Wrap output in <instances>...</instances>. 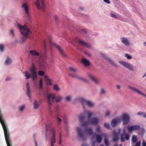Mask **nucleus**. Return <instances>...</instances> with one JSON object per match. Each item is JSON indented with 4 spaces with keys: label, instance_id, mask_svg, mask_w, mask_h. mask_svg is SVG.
Segmentation results:
<instances>
[{
    "label": "nucleus",
    "instance_id": "nucleus-48",
    "mask_svg": "<svg viewBox=\"0 0 146 146\" xmlns=\"http://www.w3.org/2000/svg\"><path fill=\"white\" fill-rule=\"evenodd\" d=\"M84 52L85 54L87 55L89 57H90L92 56V54L90 53H89L86 51H84Z\"/></svg>",
    "mask_w": 146,
    "mask_h": 146
},
{
    "label": "nucleus",
    "instance_id": "nucleus-27",
    "mask_svg": "<svg viewBox=\"0 0 146 146\" xmlns=\"http://www.w3.org/2000/svg\"><path fill=\"white\" fill-rule=\"evenodd\" d=\"M85 130L87 132L88 134L90 135H92L93 134V133L91 128L90 127L88 129L86 128Z\"/></svg>",
    "mask_w": 146,
    "mask_h": 146
},
{
    "label": "nucleus",
    "instance_id": "nucleus-25",
    "mask_svg": "<svg viewBox=\"0 0 146 146\" xmlns=\"http://www.w3.org/2000/svg\"><path fill=\"white\" fill-rule=\"evenodd\" d=\"M27 87V95L29 98H31V92L30 91V89L29 87V85L28 83H27L26 85Z\"/></svg>",
    "mask_w": 146,
    "mask_h": 146
},
{
    "label": "nucleus",
    "instance_id": "nucleus-50",
    "mask_svg": "<svg viewBox=\"0 0 146 146\" xmlns=\"http://www.w3.org/2000/svg\"><path fill=\"white\" fill-rule=\"evenodd\" d=\"M54 18L56 22H57L58 20V18L56 15H55L54 16Z\"/></svg>",
    "mask_w": 146,
    "mask_h": 146
},
{
    "label": "nucleus",
    "instance_id": "nucleus-22",
    "mask_svg": "<svg viewBox=\"0 0 146 146\" xmlns=\"http://www.w3.org/2000/svg\"><path fill=\"white\" fill-rule=\"evenodd\" d=\"M30 54L34 56H39L40 57H41V55L38 52H37L36 50H32L30 51Z\"/></svg>",
    "mask_w": 146,
    "mask_h": 146
},
{
    "label": "nucleus",
    "instance_id": "nucleus-56",
    "mask_svg": "<svg viewBox=\"0 0 146 146\" xmlns=\"http://www.w3.org/2000/svg\"><path fill=\"white\" fill-rule=\"evenodd\" d=\"M105 92V91L104 89H102L101 90V93L102 94H104Z\"/></svg>",
    "mask_w": 146,
    "mask_h": 146
},
{
    "label": "nucleus",
    "instance_id": "nucleus-49",
    "mask_svg": "<svg viewBox=\"0 0 146 146\" xmlns=\"http://www.w3.org/2000/svg\"><path fill=\"white\" fill-rule=\"evenodd\" d=\"M110 113V112L109 111H107L106 113V116H108Z\"/></svg>",
    "mask_w": 146,
    "mask_h": 146
},
{
    "label": "nucleus",
    "instance_id": "nucleus-38",
    "mask_svg": "<svg viewBox=\"0 0 146 146\" xmlns=\"http://www.w3.org/2000/svg\"><path fill=\"white\" fill-rule=\"evenodd\" d=\"M46 42L45 41H44V53L45 54V56L46 58V53L47 51V49L46 47Z\"/></svg>",
    "mask_w": 146,
    "mask_h": 146
},
{
    "label": "nucleus",
    "instance_id": "nucleus-44",
    "mask_svg": "<svg viewBox=\"0 0 146 146\" xmlns=\"http://www.w3.org/2000/svg\"><path fill=\"white\" fill-rule=\"evenodd\" d=\"M69 75L70 77L76 78L77 75L74 74L70 73L69 74Z\"/></svg>",
    "mask_w": 146,
    "mask_h": 146
},
{
    "label": "nucleus",
    "instance_id": "nucleus-63",
    "mask_svg": "<svg viewBox=\"0 0 146 146\" xmlns=\"http://www.w3.org/2000/svg\"><path fill=\"white\" fill-rule=\"evenodd\" d=\"M96 143V141H94L92 142V146H95V144Z\"/></svg>",
    "mask_w": 146,
    "mask_h": 146
},
{
    "label": "nucleus",
    "instance_id": "nucleus-23",
    "mask_svg": "<svg viewBox=\"0 0 146 146\" xmlns=\"http://www.w3.org/2000/svg\"><path fill=\"white\" fill-rule=\"evenodd\" d=\"M88 76L89 78L91 79L93 82H99L100 81L98 79L96 78L90 74H89L88 75Z\"/></svg>",
    "mask_w": 146,
    "mask_h": 146
},
{
    "label": "nucleus",
    "instance_id": "nucleus-53",
    "mask_svg": "<svg viewBox=\"0 0 146 146\" xmlns=\"http://www.w3.org/2000/svg\"><path fill=\"white\" fill-rule=\"evenodd\" d=\"M24 108H25L24 106H21L19 108L20 110V111H22L23 110Z\"/></svg>",
    "mask_w": 146,
    "mask_h": 146
},
{
    "label": "nucleus",
    "instance_id": "nucleus-55",
    "mask_svg": "<svg viewBox=\"0 0 146 146\" xmlns=\"http://www.w3.org/2000/svg\"><path fill=\"white\" fill-rule=\"evenodd\" d=\"M34 141H35V146H37V142H36V140H35V135H34Z\"/></svg>",
    "mask_w": 146,
    "mask_h": 146
},
{
    "label": "nucleus",
    "instance_id": "nucleus-61",
    "mask_svg": "<svg viewBox=\"0 0 146 146\" xmlns=\"http://www.w3.org/2000/svg\"><path fill=\"white\" fill-rule=\"evenodd\" d=\"M43 83H39V86H40V88L41 89L42 88V86Z\"/></svg>",
    "mask_w": 146,
    "mask_h": 146
},
{
    "label": "nucleus",
    "instance_id": "nucleus-47",
    "mask_svg": "<svg viewBox=\"0 0 146 146\" xmlns=\"http://www.w3.org/2000/svg\"><path fill=\"white\" fill-rule=\"evenodd\" d=\"M82 32L83 35H84V36L86 35L87 32L86 30L85 29L82 30Z\"/></svg>",
    "mask_w": 146,
    "mask_h": 146
},
{
    "label": "nucleus",
    "instance_id": "nucleus-2",
    "mask_svg": "<svg viewBox=\"0 0 146 146\" xmlns=\"http://www.w3.org/2000/svg\"><path fill=\"white\" fill-rule=\"evenodd\" d=\"M0 122L3 129L7 146H12L9 138L8 128L2 115H0Z\"/></svg>",
    "mask_w": 146,
    "mask_h": 146
},
{
    "label": "nucleus",
    "instance_id": "nucleus-31",
    "mask_svg": "<svg viewBox=\"0 0 146 146\" xmlns=\"http://www.w3.org/2000/svg\"><path fill=\"white\" fill-rule=\"evenodd\" d=\"M76 78L79 79V80H81V81H84V82H88L87 80L85 78H83L82 77L78 75H77Z\"/></svg>",
    "mask_w": 146,
    "mask_h": 146
},
{
    "label": "nucleus",
    "instance_id": "nucleus-46",
    "mask_svg": "<svg viewBox=\"0 0 146 146\" xmlns=\"http://www.w3.org/2000/svg\"><path fill=\"white\" fill-rule=\"evenodd\" d=\"M110 16L113 17V18H116V19H117V16H116V15L113 13H110Z\"/></svg>",
    "mask_w": 146,
    "mask_h": 146
},
{
    "label": "nucleus",
    "instance_id": "nucleus-7",
    "mask_svg": "<svg viewBox=\"0 0 146 146\" xmlns=\"http://www.w3.org/2000/svg\"><path fill=\"white\" fill-rule=\"evenodd\" d=\"M35 4L37 8L40 9H43L45 6L43 0H36Z\"/></svg>",
    "mask_w": 146,
    "mask_h": 146
},
{
    "label": "nucleus",
    "instance_id": "nucleus-6",
    "mask_svg": "<svg viewBox=\"0 0 146 146\" xmlns=\"http://www.w3.org/2000/svg\"><path fill=\"white\" fill-rule=\"evenodd\" d=\"M119 63L123 65L125 67L127 68L129 70L133 71L134 70L133 66L130 63L122 61H119Z\"/></svg>",
    "mask_w": 146,
    "mask_h": 146
},
{
    "label": "nucleus",
    "instance_id": "nucleus-32",
    "mask_svg": "<svg viewBox=\"0 0 146 146\" xmlns=\"http://www.w3.org/2000/svg\"><path fill=\"white\" fill-rule=\"evenodd\" d=\"M64 128L66 127V129L67 131H68V127L67 124V120L66 119L65 116L64 115Z\"/></svg>",
    "mask_w": 146,
    "mask_h": 146
},
{
    "label": "nucleus",
    "instance_id": "nucleus-45",
    "mask_svg": "<svg viewBox=\"0 0 146 146\" xmlns=\"http://www.w3.org/2000/svg\"><path fill=\"white\" fill-rule=\"evenodd\" d=\"M104 126L107 129H110V125L109 124L105 123L104 124Z\"/></svg>",
    "mask_w": 146,
    "mask_h": 146
},
{
    "label": "nucleus",
    "instance_id": "nucleus-35",
    "mask_svg": "<svg viewBox=\"0 0 146 146\" xmlns=\"http://www.w3.org/2000/svg\"><path fill=\"white\" fill-rule=\"evenodd\" d=\"M104 143L106 146H109V142L107 139L105 138L104 140Z\"/></svg>",
    "mask_w": 146,
    "mask_h": 146
},
{
    "label": "nucleus",
    "instance_id": "nucleus-39",
    "mask_svg": "<svg viewBox=\"0 0 146 146\" xmlns=\"http://www.w3.org/2000/svg\"><path fill=\"white\" fill-rule=\"evenodd\" d=\"M4 45L2 44H0V50L1 52H2L4 51Z\"/></svg>",
    "mask_w": 146,
    "mask_h": 146
},
{
    "label": "nucleus",
    "instance_id": "nucleus-26",
    "mask_svg": "<svg viewBox=\"0 0 146 146\" xmlns=\"http://www.w3.org/2000/svg\"><path fill=\"white\" fill-rule=\"evenodd\" d=\"M96 136L97 142L100 143L101 142L102 140V138L101 136L100 135H96Z\"/></svg>",
    "mask_w": 146,
    "mask_h": 146
},
{
    "label": "nucleus",
    "instance_id": "nucleus-19",
    "mask_svg": "<svg viewBox=\"0 0 146 146\" xmlns=\"http://www.w3.org/2000/svg\"><path fill=\"white\" fill-rule=\"evenodd\" d=\"M78 42L80 44L86 46L88 48L90 49L92 48V47L90 45L81 40H79Z\"/></svg>",
    "mask_w": 146,
    "mask_h": 146
},
{
    "label": "nucleus",
    "instance_id": "nucleus-21",
    "mask_svg": "<svg viewBox=\"0 0 146 146\" xmlns=\"http://www.w3.org/2000/svg\"><path fill=\"white\" fill-rule=\"evenodd\" d=\"M120 122V119L119 118H116L112 120L111 124V126L113 127H115L117 123Z\"/></svg>",
    "mask_w": 146,
    "mask_h": 146
},
{
    "label": "nucleus",
    "instance_id": "nucleus-24",
    "mask_svg": "<svg viewBox=\"0 0 146 146\" xmlns=\"http://www.w3.org/2000/svg\"><path fill=\"white\" fill-rule=\"evenodd\" d=\"M121 40V42L125 45L128 46L129 44V42L127 38H122Z\"/></svg>",
    "mask_w": 146,
    "mask_h": 146
},
{
    "label": "nucleus",
    "instance_id": "nucleus-60",
    "mask_svg": "<svg viewBox=\"0 0 146 146\" xmlns=\"http://www.w3.org/2000/svg\"><path fill=\"white\" fill-rule=\"evenodd\" d=\"M11 33L12 34L13 36H14V31L13 29H11L10 31Z\"/></svg>",
    "mask_w": 146,
    "mask_h": 146
},
{
    "label": "nucleus",
    "instance_id": "nucleus-57",
    "mask_svg": "<svg viewBox=\"0 0 146 146\" xmlns=\"http://www.w3.org/2000/svg\"><path fill=\"white\" fill-rule=\"evenodd\" d=\"M78 10L80 11L83 10H84V8L80 7H79L78 8Z\"/></svg>",
    "mask_w": 146,
    "mask_h": 146
},
{
    "label": "nucleus",
    "instance_id": "nucleus-20",
    "mask_svg": "<svg viewBox=\"0 0 146 146\" xmlns=\"http://www.w3.org/2000/svg\"><path fill=\"white\" fill-rule=\"evenodd\" d=\"M52 45L54 46L58 50L60 53L63 56H64L63 50L58 45L56 44L55 43H52Z\"/></svg>",
    "mask_w": 146,
    "mask_h": 146
},
{
    "label": "nucleus",
    "instance_id": "nucleus-58",
    "mask_svg": "<svg viewBox=\"0 0 146 146\" xmlns=\"http://www.w3.org/2000/svg\"><path fill=\"white\" fill-rule=\"evenodd\" d=\"M61 135L60 134V141H59V144L60 145L61 144Z\"/></svg>",
    "mask_w": 146,
    "mask_h": 146
},
{
    "label": "nucleus",
    "instance_id": "nucleus-9",
    "mask_svg": "<svg viewBox=\"0 0 146 146\" xmlns=\"http://www.w3.org/2000/svg\"><path fill=\"white\" fill-rule=\"evenodd\" d=\"M29 6L27 3L23 4L21 6V7L24 9L25 12L28 20L30 21V17L29 12Z\"/></svg>",
    "mask_w": 146,
    "mask_h": 146
},
{
    "label": "nucleus",
    "instance_id": "nucleus-8",
    "mask_svg": "<svg viewBox=\"0 0 146 146\" xmlns=\"http://www.w3.org/2000/svg\"><path fill=\"white\" fill-rule=\"evenodd\" d=\"M100 55L106 60L108 61L112 65L116 68L118 67L117 65L115 63L111 58H109L107 56L102 53H100Z\"/></svg>",
    "mask_w": 146,
    "mask_h": 146
},
{
    "label": "nucleus",
    "instance_id": "nucleus-36",
    "mask_svg": "<svg viewBox=\"0 0 146 146\" xmlns=\"http://www.w3.org/2000/svg\"><path fill=\"white\" fill-rule=\"evenodd\" d=\"M56 122H57V124L58 125H59L60 124V123L62 121V120L59 117H58L56 119Z\"/></svg>",
    "mask_w": 146,
    "mask_h": 146
},
{
    "label": "nucleus",
    "instance_id": "nucleus-41",
    "mask_svg": "<svg viewBox=\"0 0 146 146\" xmlns=\"http://www.w3.org/2000/svg\"><path fill=\"white\" fill-rule=\"evenodd\" d=\"M54 90L56 91H58L59 90V88L58 86L57 85H55L54 86Z\"/></svg>",
    "mask_w": 146,
    "mask_h": 146
},
{
    "label": "nucleus",
    "instance_id": "nucleus-14",
    "mask_svg": "<svg viewBox=\"0 0 146 146\" xmlns=\"http://www.w3.org/2000/svg\"><path fill=\"white\" fill-rule=\"evenodd\" d=\"M128 87L131 90H133V91L136 92L137 94L141 95L146 98V95L142 93L141 91L131 86H128Z\"/></svg>",
    "mask_w": 146,
    "mask_h": 146
},
{
    "label": "nucleus",
    "instance_id": "nucleus-18",
    "mask_svg": "<svg viewBox=\"0 0 146 146\" xmlns=\"http://www.w3.org/2000/svg\"><path fill=\"white\" fill-rule=\"evenodd\" d=\"M82 63L85 66H89L90 65V62L88 60L82 58L81 60Z\"/></svg>",
    "mask_w": 146,
    "mask_h": 146
},
{
    "label": "nucleus",
    "instance_id": "nucleus-4",
    "mask_svg": "<svg viewBox=\"0 0 146 146\" xmlns=\"http://www.w3.org/2000/svg\"><path fill=\"white\" fill-rule=\"evenodd\" d=\"M17 25L21 34L25 36V37H22L21 38L23 42L27 38L31 37L30 34L32 33V32L27 28L26 24H25L23 26L17 24Z\"/></svg>",
    "mask_w": 146,
    "mask_h": 146
},
{
    "label": "nucleus",
    "instance_id": "nucleus-13",
    "mask_svg": "<svg viewBox=\"0 0 146 146\" xmlns=\"http://www.w3.org/2000/svg\"><path fill=\"white\" fill-rule=\"evenodd\" d=\"M77 129L78 135L79 137L81 139V140L82 141H85L86 139L84 137V133L82 131L79 127H77Z\"/></svg>",
    "mask_w": 146,
    "mask_h": 146
},
{
    "label": "nucleus",
    "instance_id": "nucleus-17",
    "mask_svg": "<svg viewBox=\"0 0 146 146\" xmlns=\"http://www.w3.org/2000/svg\"><path fill=\"white\" fill-rule=\"evenodd\" d=\"M51 130L52 132V136L51 138V143L54 144L56 142L55 138V132L54 128H52Z\"/></svg>",
    "mask_w": 146,
    "mask_h": 146
},
{
    "label": "nucleus",
    "instance_id": "nucleus-3",
    "mask_svg": "<svg viewBox=\"0 0 146 146\" xmlns=\"http://www.w3.org/2000/svg\"><path fill=\"white\" fill-rule=\"evenodd\" d=\"M47 99L49 113L51 115H52V112L51 108L52 105V103L54 102V100L55 99L56 102H59L62 99V98L60 96L56 97L54 94H49L47 95Z\"/></svg>",
    "mask_w": 146,
    "mask_h": 146
},
{
    "label": "nucleus",
    "instance_id": "nucleus-30",
    "mask_svg": "<svg viewBox=\"0 0 146 146\" xmlns=\"http://www.w3.org/2000/svg\"><path fill=\"white\" fill-rule=\"evenodd\" d=\"M34 108L35 109H37L39 106V104L38 102L36 101L35 100L34 102Z\"/></svg>",
    "mask_w": 146,
    "mask_h": 146
},
{
    "label": "nucleus",
    "instance_id": "nucleus-43",
    "mask_svg": "<svg viewBox=\"0 0 146 146\" xmlns=\"http://www.w3.org/2000/svg\"><path fill=\"white\" fill-rule=\"evenodd\" d=\"M72 96H67L66 98V100L67 102L70 101L71 99Z\"/></svg>",
    "mask_w": 146,
    "mask_h": 146
},
{
    "label": "nucleus",
    "instance_id": "nucleus-52",
    "mask_svg": "<svg viewBox=\"0 0 146 146\" xmlns=\"http://www.w3.org/2000/svg\"><path fill=\"white\" fill-rule=\"evenodd\" d=\"M141 142L140 141L137 142L135 143V146H140Z\"/></svg>",
    "mask_w": 146,
    "mask_h": 146
},
{
    "label": "nucleus",
    "instance_id": "nucleus-33",
    "mask_svg": "<svg viewBox=\"0 0 146 146\" xmlns=\"http://www.w3.org/2000/svg\"><path fill=\"white\" fill-rule=\"evenodd\" d=\"M69 69L70 71L74 72H76L78 71V70L77 69L72 67H70Z\"/></svg>",
    "mask_w": 146,
    "mask_h": 146
},
{
    "label": "nucleus",
    "instance_id": "nucleus-10",
    "mask_svg": "<svg viewBox=\"0 0 146 146\" xmlns=\"http://www.w3.org/2000/svg\"><path fill=\"white\" fill-rule=\"evenodd\" d=\"M123 133L121 134V142H123L125 141L124 136L125 139L127 140L129 139L130 136L129 134L127 133H125V129H123L122 130Z\"/></svg>",
    "mask_w": 146,
    "mask_h": 146
},
{
    "label": "nucleus",
    "instance_id": "nucleus-42",
    "mask_svg": "<svg viewBox=\"0 0 146 146\" xmlns=\"http://www.w3.org/2000/svg\"><path fill=\"white\" fill-rule=\"evenodd\" d=\"M44 74V72L43 71L40 70L38 72V74L40 76H43Z\"/></svg>",
    "mask_w": 146,
    "mask_h": 146
},
{
    "label": "nucleus",
    "instance_id": "nucleus-54",
    "mask_svg": "<svg viewBox=\"0 0 146 146\" xmlns=\"http://www.w3.org/2000/svg\"><path fill=\"white\" fill-rule=\"evenodd\" d=\"M104 1L107 4H110V2L109 0H104Z\"/></svg>",
    "mask_w": 146,
    "mask_h": 146
},
{
    "label": "nucleus",
    "instance_id": "nucleus-64",
    "mask_svg": "<svg viewBox=\"0 0 146 146\" xmlns=\"http://www.w3.org/2000/svg\"><path fill=\"white\" fill-rule=\"evenodd\" d=\"M82 146H89L88 145L84 143L82 144Z\"/></svg>",
    "mask_w": 146,
    "mask_h": 146
},
{
    "label": "nucleus",
    "instance_id": "nucleus-40",
    "mask_svg": "<svg viewBox=\"0 0 146 146\" xmlns=\"http://www.w3.org/2000/svg\"><path fill=\"white\" fill-rule=\"evenodd\" d=\"M125 56L126 58H127V59H128L129 60H130L132 58V57L131 56V55H129V54H125Z\"/></svg>",
    "mask_w": 146,
    "mask_h": 146
},
{
    "label": "nucleus",
    "instance_id": "nucleus-29",
    "mask_svg": "<svg viewBox=\"0 0 146 146\" xmlns=\"http://www.w3.org/2000/svg\"><path fill=\"white\" fill-rule=\"evenodd\" d=\"M44 77L45 81L46 82H52L53 81L52 79L49 78L47 75H45Z\"/></svg>",
    "mask_w": 146,
    "mask_h": 146
},
{
    "label": "nucleus",
    "instance_id": "nucleus-34",
    "mask_svg": "<svg viewBox=\"0 0 146 146\" xmlns=\"http://www.w3.org/2000/svg\"><path fill=\"white\" fill-rule=\"evenodd\" d=\"M131 140L133 143H135L137 141V137L135 136H133Z\"/></svg>",
    "mask_w": 146,
    "mask_h": 146
},
{
    "label": "nucleus",
    "instance_id": "nucleus-15",
    "mask_svg": "<svg viewBox=\"0 0 146 146\" xmlns=\"http://www.w3.org/2000/svg\"><path fill=\"white\" fill-rule=\"evenodd\" d=\"M122 121L124 125L127 124L129 120V116L126 114H123L122 117Z\"/></svg>",
    "mask_w": 146,
    "mask_h": 146
},
{
    "label": "nucleus",
    "instance_id": "nucleus-16",
    "mask_svg": "<svg viewBox=\"0 0 146 146\" xmlns=\"http://www.w3.org/2000/svg\"><path fill=\"white\" fill-rule=\"evenodd\" d=\"M129 132H131L132 131L137 130H139L140 128L139 125H135L131 126H127V127Z\"/></svg>",
    "mask_w": 146,
    "mask_h": 146
},
{
    "label": "nucleus",
    "instance_id": "nucleus-28",
    "mask_svg": "<svg viewBox=\"0 0 146 146\" xmlns=\"http://www.w3.org/2000/svg\"><path fill=\"white\" fill-rule=\"evenodd\" d=\"M12 62V61L11 59L9 57H7V59L6 60L5 63V64L6 65H8L11 63Z\"/></svg>",
    "mask_w": 146,
    "mask_h": 146
},
{
    "label": "nucleus",
    "instance_id": "nucleus-59",
    "mask_svg": "<svg viewBox=\"0 0 146 146\" xmlns=\"http://www.w3.org/2000/svg\"><path fill=\"white\" fill-rule=\"evenodd\" d=\"M11 78L10 77H7L6 79V80L7 81H9L11 80Z\"/></svg>",
    "mask_w": 146,
    "mask_h": 146
},
{
    "label": "nucleus",
    "instance_id": "nucleus-37",
    "mask_svg": "<svg viewBox=\"0 0 146 146\" xmlns=\"http://www.w3.org/2000/svg\"><path fill=\"white\" fill-rule=\"evenodd\" d=\"M96 131L97 132L100 133L101 132V127L100 126H98L96 129Z\"/></svg>",
    "mask_w": 146,
    "mask_h": 146
},
{
    "label": "nucleus",
    "instance_id": "nucleus-1",
    "mask_svg": "<svg viewBox=\"0 0 146 146\" xmlns=\"http://www.w3.org/2000/svg\"><path fill=\"white\" fill-rule=\"evenodd\" d=\"M85 113L88 114V119L92 124L96 125L98 123L99 121L98 118L97 117H93L90 119L91 117L94 114V113L90 111H87L84 112L83 113L81 114L79 117V121L81 123V125L82 126H87L88 124V121H85L86 117Z\"/></svg>",
    "mask_w": 146,
    "mask_h": 146
},
{
    "label": "nucleus",
    "instance_id": "nucleus-5",
    "mask_svg": "<svg viewBox=\"0 0 146 146\" xmlns=\"http://www.w3.org/2000/svg\"><path fill=\"white\" fill-rule=\"evenodd\" d=\"M29 71L31 73L28 71L24 72L25 76L27 79L30 78L31 77L33 80H36L37 78L36 67L33 63H32V66L29 68Z\"/></svg>",
    "mask_w": 146,
    "mask_h": 146
},
{
    "label": "nucleus",
    "instance_id": "nucleus-51",
    "mask_svg": "<svg viewBox=\"0 0 146 146\" xmlns=\"http://www.w3.org/2000/svg\"><path fill=\"white\" fill-rule=\"evenodd\" d=\"M144 113L143 112H139L137 113L138 115H142L143 116V115L144 114Z\"/></svg>",
    "mask_w": 146,
    "mask_h": 146
},
{
    "label": "nucleus",
    "instance_id": "nucleus-62",
    "mask_svg": "<svg viewBox=\"0 0 146 146\" xmlns=\"http://www.w3.org/2000/svg\"><path fill=\"white\" fill-rule=\"evenodd\" d=\"M143 146H146V143L144 141L143 142Z\"/></svg>",
    "mask_w": 146,
    "mask_h": 146
},
{
    "label": "nucleus",
    "instance_id": "nucleus-12",
    "mask_svg": "<svg viewBox=\"0 0 146 146\" xmlns=\"http://www.w3.org/2000/svg\"><path fill=\"white\" fill-rule=\"evenodd\" d=\"M80 101L84 108V105L85 104H86L89 107H93L94 105V104L90 101H86L83 99H80Z\"/></svg>",
    "mask_w": 146,
    "mask_h": 146
},
{
    "label": "nucleus",
    "instance_id": "nucleus-11",
    "mask_svg": "<svg viewBox=\"0 0 146 146\" xmlns=\"http://www.w3.org/2000/svg\"><path fill=\"white\" fill-rule=\"evenodd\" d=\"M121 132V129H118L117 133H116L115 131H113V137L112 141L114 142H116L119 139V135L120 134Z\"/></svg>",
    "mask_w": 146,
    "mask_h": 146
}]
</instances>
